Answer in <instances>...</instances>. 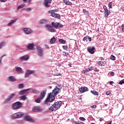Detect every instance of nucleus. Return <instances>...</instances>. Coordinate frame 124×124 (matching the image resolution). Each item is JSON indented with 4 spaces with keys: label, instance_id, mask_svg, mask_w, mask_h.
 <instances>
[{
    "label": "nucleus",
    "instance_id": "f257e3e1",
    "mask_svg": "<svg viewBox=\"0 0 124 124\" xmlns=\"http://www.w3.org/2000/svg\"><path fill=\"white\" fill-rule=\"evenodd\" d=\"M61 92H62V86L61 85L58 84L52 91V93H49L46 98L44 101V105H48V104H50V103L53 102L55 100L57 94L60 93Z\"/></svg>",
    "mask_w": 124,
    "mask_h": 124
},
{
    "label": "nucleus",
    "instance_id": "f03ea898",
    "mask_svg": "<svg viewBox=\"0 0 124 124\" xmlns=\"http://www.w3.org/2000/svg\"><path fill=\"white\" fill-rule=\"evenodd\" d=\"M62 104V101L56 102L49 108V110L52 112L57 111V110L61 108Z\"/></svg>",
    "mask_w": 124,
    "mask_h": 124
},
{
    "label": "nucleus",
    "instance_id": "7ed1b4c3",
    "mask_svg": "<svg viewBox=\"0 0 124 124\" xmlns=\"http://www.w3.org/2000/svg\"><path fill=\"white\" fill-rule=\"evenodd\" d=\"M59 10H51L50 11H48L47 12L51 14V16L52 17H54V18H57L58 20H61V15L59 14L55 13V12H57Z\"/></svg>",
    "mask_w": 124,
    "mask_h": 124
},
{
    "label": "nucleus",
    "instance_id": "20e7f679",
    "mask_svg": "<svg viewBox=\"0 0 124 124\" xmlns=\"http://www.w3.org/2000/svg\"><path fill=\"white\" fill-rule=\"evenodd\" d=\"M22 107V103L17 101L14 103L12 105V108L15 110H17L18 109H20Z\"/></svg>",
    "mask_w": 124,
    "mask_h": 124
},
{
    "label": "nucleus",
    "instance_id": "39448f33",
    "mask_svg": "<svg viewBox=\"0 0 124 124\" xmlns=\"http://www.w3.org/2000/svg\"><path fill=\"white\" fill-rule=\"evenodd\" d=\"M24 115V113L19 112H16L15 114H13L12 115V119H19V118H21V117H23Z\"/></svg>",
    "mask_w": 124,
    "mask_h": 124
},
{
    "label": "nucleus",
    "instance_id": "423d86ee",
    "mask_svg": "<svg viewBox=\"0 0 124 124\" xmlns=\"http://www.w3.org/2000/svg\"><path fill=\"white\" fill-rule=\"evenodd\" d=\"M37 52L39 57L43 56V48L40 46H37Z\"/></svg>",
    "mask_w": 124,
    "mask_h": 124
},
{
    "label": "nucleus",
    "instance_id": "0eeeda50",
    "mask_svg": "<svg viewBox=\"0 0 124 124\" xmlns=\"http://www.w3.org/2000/svg\"><path fill=\"white\" fill-rule=\"evenodd\" d=\"M46 27L48 30V31L50 32H56V31L55 29H54V27L52 26V25H50L49 24H47L46 25Z\"/></svg>",
    "mask_w": 124,
    "mask_h": 124
},
{
    "label": "nucleus",
    "instance_id": "6e6552de",
    "mask_svg": "<svg viewBox=\"0 0 124 124\" xmlns=\"http://www.w3.org/2000/svg\"><path fill=\"white\" fill-rule=\"evenodd\" d=\"M23 31L25 34H30V33H32V30L30 28H25L23 29Z\"/></svg>",
    "mask_w": 124,
    "mask_h": 124
},
{
    "label": "nucleus",
    "instance_id": "1a4fd4ad",
    "mask_svg": "<svg viewBox=\"0 0 124 124\" xmlns=\"http://www.w3.org/2000/svg\"><path fill=\"white\" fill-rule=\"evenodd\" d=\"M95 50V47L94 46L91 47L89 46L87 48V51L90 53V54H91L92 55L94 54V50Z\"/></svg>",
    "mask_w": 124,
    "mask_h": 124
},
{
    "label": "nucleus",
    "instance_id": "9d476101",
    "mask_svg": "<svg viewBox=\"0 0 124 124\" xmlns=\"http://www.w3.org/2000/svg\"><path fill=\"white\" fill-rule=\"evenodd\" d=\"M79 91L81 93H85V92H88L89 91V89L87 87H83L79 88Z\"/></svg>",
    "mask_w": 124,
    "mask_h": 124
},
{
    "label": "nucleus",
    "instance_id": "9b49d317",
    "mask_svg": "<svg viewBox=\"0 0 124 124\" xmlns=\"http://www.w3.org/2000/svg\"><path fill=\"white\" fill-rule=\"evenodd\" d=\"M52 2V0H44V3L46 7H50V5L49 3Z\"/></svg>",
    "mask_w": 124,
    "mask_h": 124
},
{
    "label": "nucleus",
    "instance_id": "f8f14e48",
    "mask_svg": "<svg viewBox=\"0 0 124 124\" xmlns=\"http://www.w3.org/2000/svg\"><path fill=\"white\" fill-rule=\"evenodd\" d=\"M14 95H15V94L12 93L9 96L7 99H5L4 101V103H7V102H9V101L12 99V98L13 97V96H14Z\"/></svg>",
    "mask_w": 124,
    "mask_h": 124
},
{
    "label": "nucleus",
    "instance_id": "ddd939ff",
    "mask_svg": "<svg viewBox=\"0 0 124 124\" xmlns=\"http://www.w3.org/2000/svg\"><path fill=\"white\" fill-rule=\"evenodd\" d=\"M28 50H34V44L31 43L27 46Z\"/></svg>",
    "mask_w": 124,
    "mask_h": 124
},
{
    "label": "nucleus",
    "instance_id": "4468645a",
    "mask_svg": "<svg viewBox=\"0 0 124 124\" xmlns=\"http://www.w3.org/2000/svg\"><path fill=\"white\" fill-rule=\"evenodd\" d=\"M30 90H31V88H29L27 89L22 90L20 91V92L19 93V94H20V95H23V94H25V93H27L28 91H30Z\"/></svg>",
    "mask_w": 124,
    "mask_h": 124
},
{
    "label": "nucleus",
    "instance_id": "2eb2a0df",
    "mask_svg": "<svg viewBox=\"0 0 124 124\" xmlns=\"http://www.w3.org/2000/svg\"><path fill=\"white\" fill-rule=\"evenodd\" d=\"M24 119L25 121H28V122H33V119L31 118L30 116H24Z\"/></svg>",
    "mask_w": 124,
    "mask_h": 124
},
{
    "label": "nucleus",
    "instance_id": "dca6fc26",
    "mask_svg": "<svg viewBox=\"0 0 124 124\" xmlns=\"http://www.w3.org/2000/svg\"><path fill=\"white\" fill-rule=\"evenodd\" d=\"M43 109L40 107H35L34 108V111L35 112H42Z\"/></svg>",
    "mask_w": 124,
    "mask_h": 124
},
{
    "label": "nucleus",
    "instance_id": "f3484780",
    "mask_svg": "<svg viewBox=\"0 0 124 124\" xmlns=\"http://www.w3.org/2000/svg\"><path fill=\"white\" fill-rule=\"evenodd\" d=\"M47 91L45 90L41 93L40 95L41 96H39L41 99H43L44 97H45V95H46V93Z\"/></svg>",
    "mask_w": 124,
    "mask_h": 124
},
{
    "label": "nucleus",
    "instance_id": "a211bd4d",
    "mask_svg": "<svg viewBox=\"0 0 124 124\" xmlns=\"http://www.w3.org/2000/svg\"><path fill=\"white\" fill-rule=\"evenodd\" d=\"M7 80L8 81H10L11 82H15L16 81V78L13 76H9Z\"/></svg>",
    "mask_w": 124,
    "mask_h": 124
},
{
    "label": "nucleus",
    "instance_id": "6ab92c4d",
    "mask_svg": "<svg viewBox=\"0 0 124 124\" xmlns=\"http://www.w3.org/2000/svg\"><path fill=\"white\" fill-rule=\"evenodd\" d=\"M29 59H30V57L28 55H25L20 57V60L21 61H28Z\"/></svg>",
    "mask_w": 124,
    "mask_h": 124
},
{
    "label": "nucleus",
    "instance_id": "aec40b11",
    "mask_svg": "<svg viewBox=\"0 0 124 124\" xmlns=\"http://www.w3.org/2000/svg\"><path fill=\"white\" fill-rule=\"evenodd\" d=\"M111 13V12L109 11L108 10H106L105 11V17L106 18H108V16L110 15V14Z\"/></svg>",
    "mask_w": 124,
    "mask_h": 124
},
{
    "label": "nucleus",
    "instance_id": "412c9836",
    "mask_svg": "<svg viewBox=\"0 0 124 124\" xmlns=\"http://www.w3.org/2000/svg\"><path fill=\"white\" fill-rule=\"evenodd\" d=\"M57 41V39L55 37H53L50 40V44H54L55 42Z\"/></svg>",
    "mask_w": 124,
    "mask_h": 124
},
{
    "label": "nucleus",
    "instance_id": "4be33fe9",
    "mask_svg": "<svg viewBox=\"0 0 124 124\" xmlns=\"http://www.w3.org/2000/svg\"><path fill=\"white\" fill-rule=\"evenodd\" d=\"M98 62L100 66H104L105 64L106 63V62L105 61H99Z\"/></svg>",
    "mask_w": 124,
    "mask_h": 124
},
{
    "label": "nucleus",
    "instance_id": "5701e85b",
    "mask_svg": "<svg viewBox=\"0 0 124 124\" xmlns=\"http://www.w3.org/2000/svg\"><path fill=\"white\" fill-rule=\"evenodd\" d=\"M15 68L16 72H18V73H21V72L23 71V69H22V68L20 67H16Z\"/></svg>",
    "mask_w": 124,
    "mask_h": 124
},
{
    "label": "nucleus",
    "instance_id": "b1692460",
    "mask_svg": "<svg viewBox=\"0 0 124 124\" xmlns=\"http://www.w3.org/2000/svg\"><path fill=\"white\" fill-rule=\"evenodd\" d=\"M42 99H41L39 96H38V98L36 100H35V102H36V103H40Z\"/></svg>",
    "mask_w": 124,
    "mask_h": 124
},
{
    "label": "nucleus",
    "instance_id": "393cba45",
    "mask_svg": "<svg viewBox=\"0 0 124 124\" xmlns=\"http://www.w3.org/2000/svg\"><path fill=\"white\" fill-rule=\"evenodd\" d=\"M51 25L55 29H58V23L52 22Z\"/></svg>",
    "mask_w": 124,
    "mask_h": 124
},
{
    "label": "nucleus",
    "instance_id": "a878e982",
    "mask_svg": "<svg viewBox=\"0 0 124 124\" xmlns=\"http://www.w3.org/2000/svg\"><path fill=\"white\" fill-rule=\"evenodd\" d=\"M63 28V25L60 23H57V29H62Z\"/></svg>",
    "mask_w": 124,
    "mask_h": 124
},
{
    "label": "nucleus",
    "instance_id": "bb28decb",
    "mask_svg": "<svg viewBox=\"0 0 124 124\" xmlns=\"http://www.w3.org/2000/svg\"><path fill=\"white\" fill-rule=\"evenodd\" d=\"M46 23H47L46 19H41L39 22V24H46Z\"/></svg>",
    "mask_w": 124,
    "mask_h": 124
},
{
    "label": "nucleus",
    "instance_id": "cd10ccee",
    "mask_svg": "<svg viewBox=\"0 0 124 124\" xmlns=\"http://www.w3.org/2000/svg\"><path fill=\"white\" fill-rule=\"evenodd\" d=\"M59 42L60 43H62V44H66V41L65 40L62 39H60L59 40Z\"/></svg>",
    "mask_w": 124,
    "mask_h": 124
},
{
    "label": "nucleus",
    "instance_id": "c85d7f7f",
    "mask_svg": "<svg viewBox=\"0 0 124 124\" xmlns=\"http://www.w3.org/2000/svg\"><path fill=\"white\" fill-rule=\"evenodd\" d=\"M25 6H26L25 4H21L18 6V7L17 8V10H18V9H21V8H23L25 7Z\"/></svg>",
    "mask_w": 124,
    "mask_h": 124
},
{
    "label": "nucleus",
    "instance_id": "c756f323",
    "mask_svg": "<svg viewBox=\"0 0 124 124\" xmlns=\"http://www.w3.org/2000/svg\"><path fill=\"white\" fill-rule=\"evenodd\" d=\"M26 71L27 72L28 74H29V75H31V74H33V73H34V70H27Z\"/></svg>",
    "mask_w": 124,
    "mask_h": 124
},
{
    "label": "nucleus",
    "instance_id": "7c9ffc66",
    "mask_svg": "<svg viewBox=\"0 0 124 124\" xmlns=\"http://www.w3.org/2000/svg\"><path fill=\"white\" fill-rule=\"evenodd\" d=\"M91 93H93V94H94V95H98V92H96L95 90L91 91Z\"/></svg>",
    "mask_w": 124,
    "mask_h": 124
},
{
    "label": "nucleus",
    "instance_id": "2f4dec72",
    "mask_svg": "<svg viewBox=\"0 0 124 124\" xmlns=\"http://www.w3.org/2000/svg\"><path fill=\"white\" fill-rule=\"evenodd\" d=\"M16 20H12L10 23H9L8 24V27H10V26H11V25H13V23H15V22H16Z\"/></svg>",
    "mask_w": 124,
    "mask_h": 124
},
{
    "label": "nucleus",
    "instance_id": "473e14b6",
    "mask_svg": "<svg viewBox=\"0 0 124 124\" xmlns=\"http://www.w3.org/2000/svg\"><path fill=\"white\" fill-rule=\"evenodd\" d=\"M5 45V42H2L0 43V49H1L2 47H3Z\"/></svg>",
    "mask_w": 124,
    "mask_h": 124
},
{
    "label": "nucleus",
    "instance_id": "72a5a7b5",
    "mask_svg": "<svg viewBox=\"0 0 124 124\" xmlns=\"http://www.w3.org/2000/svg\"><path fill=\"white\" fill-rule=\"evenodd\" d=\"M65 5H72V3L71 2H70L69 0H67L66 2L65 3Z\"/></svg>",
    "mask_w": 124,
    "mask_h": 124
},
{
    "label": "nucleus",
    "instance_id": "f704fd0d",
    "mask_svg": "<svg viewBox=\"0 0 124 124\" xmlns=\"http://www.w3.org/2000/svg\"><path fill=\"white\" fill-rule=\"evenodd\" d=\"M71 122L73 124H78V122L75 121L74 119H72L71 120Z\"/></svg>",
    "mask_w": 124,
    "mask_h": 124
},
{
    "label": "nucleus",
    "instance_id": "c9c22d12",
    "mask_svg": "<svg viewBox=\"0 0 124 124\" xmlns=\"http://www.w3.org/2000/svg\"><path fill=\"white\" fill-rule=\"evenodd\" d=\"M24 88V84H18V89H23Z\"/></svg>",
    "mask_w": 124,
    "mask_h": 124
},
{
    "label": "nucleus",
    "instance_id": "e433bc0d",
    "mask_svg": "<svg viewBox=\"0 0 124 124\" xmlns=\"http://www.w3.org/2000/svg\"><path fill=\"white\" fill-rule=\"evenodd\" d=\"M110 59H111L112 61H115L116 60V57L115 56L111 55L110 56Z\"/></svg>",
    "mask_w": 124,
    "mask_h": 124
},
{
    "label": "nucleus",
    "instance_id": "4c0bfd02",
    "mask_svg": "<svg viewBox=\"0 0 124 124\" xmlns=\"http://www.w3.org/2000/svg\"><path fill=\"white\" fill-rule=\"evenodd\" d=\"M27 98V96L26 95H23L21 97V100H26V99Z\"/></svg>",
    "mask_w": 124,
    "mask_h": 124
},
{
    "label": "nucleus",
    "instance_id": "58836bf2",
    "mask_svg": "<svg viewBox=\"0 0 124 124\" xmlns=\"http://www.w3.org/2000/svg\"><path fill=\"white\" fill-rule=\"evenodd\" d=\"M30 76L29 74L28 73L27 71H26V73L24 75V78H28Z\"/></svg>",
    "mask_w": 124,
    "mask_h": 124
},
{
    "label": "nucleus",
    "instance_id": "ea45409f",
    "mask_svg": "<svg viewBox=\"0 0 124 124\" xmlns=\"http://www.w3.org/2000/svg\"><path fill=\"white\" fill-rule=\"evenodd\" d=\"M84 73H88V72H90V69L89 68L86 69L85 70H83Z\"/></svg>",
    "mask_w": 124,
    "mask_h": 124
},
{
    "label": "nucleus",
    "instance_id": "a19ab883",
    "mask_svg": "<svg viewBox=\"0 0 124 124\" xmlns=\"http://www.w3.org/2000/svg\"><path fill=\"white\" fill-rule=\"evenodd\" d=\"M32 93H35V94H37V93H38V92H37V90L35 89H33L32 90Z\"/></svg>",
    "mask_w": 124,
    "mask_h": 124
},
{
    "label": "nucleus",
    "instance_id": "79ce46f5",
    "mask_svg": "<svg viewBox=\"0 0 124 124\" xmlns=\"http://www.w3.org/2000/svg\"><path fill=\"white\" fill-rule=\"evenodd\" d=\"M113 4V2H110L108 3V6L109 7V8H112V5Z\"/></svg>",
    "mask_w": 124,
    "mask_h": 124
},
{
    "label": "nucleus",
    "instance_id": "37998d69",
    "mask_svg": "<svg viewBox=\"0 0 124 124\" xmlns=\"http://www.w3.org/2000/svg\"><path fill=\"white\" fill-rule=\"evenodd\" d=\"M83 41H86V42H88V36H86L83 38Z\"/></svg>",
    "mask_w": 124,
    "mask_h": 124
},
{
    "label": "nucleus",
    "instance_id": "c03bdc74",
    "mask_svg": "<svg viewBox=\"0 0 124 124\" xmlns=\"http://www.w3.org/2000/svg\"><path fill=\"white\" fill-rule=\"evenodd\" d=\"M62 48L63 49H64V50H65V51H67V49L68 47H67V46H62Z\"/></svg>",
    "mask_w": 124,
    "mask_h": 124
},
{
    "label": "nucleus",
    "instance_id": "a18cd8bd",
    "mask_svg": "<svg viewBox=\"0 0 124 124\" xmlns=\"http://www.w3.org/2000/svg\"><path fill=\"white\" fill-rule=\"evenodd\" d=\"M5 56H6V55L3 54L2 56L0 57V63H1V60H2L3 57H5Z\"/></svg>",
    "mask_w": 124,
    "mask_h": 124
},
{
    "label": "nucleus",
    "instance_id": "49530a36",
    "mask_svg": "<svg viewBox=\"0 0 124 124\" xmlns=\"http://www.w3.org/2000/svg\"><path fill=\"white\" fill-rule=\"evenodd\" d=\"M23 10H26V11H31V8H27L26 9H23Z\"/></svg>",
    "mask_w": 124,
    "mask_h": 124
},
{
    "label": "nucleus",
    "instance_id": "de8ad7c7",
    "mask_svg": "<svg viewBox=\"0 0 124 124\" xmlns=\"http://www.w3.org/2000/svg\"><path fill=\"white\" fill-rule=\"evenodd\" d=\"M118 84H119L120 85H123V84H124V80L123 79L121 81H119Z\"/></svg>",
    "mask_w": 124,
    "mask_h": 124
},
{
    "label": "nucleus",
    "instance_id": "09e8293b",
    "mask_svg": "<svg viewBox=\"0 0 124 124\" xmlns=\"http://www.w3.org/2000/svg\"><path fill=\"white\" fill-rule=\"evenodd\" d=\"M79 120L80 121H86V119L84 117H79Z\"/></svg>",
    "mask_w": 124,
    "mask_h": 124
},
{
    "label": "nucleus",
    "instance_id": "8fccbe9b",
    "mask_svg": "<svg viewBox=\"0 0 124 124\" xmlns=\"http://www.w3.org/2000/svg\"><path fill=\"white\" fill-rule=\"evenodd\" d=\"M111 93V92L110 91H107L106 92V94H107V95H110Z\"/></svg>",
    "mask_w": 124,
    "mask_h": 124
},
{
    "label": "nucleus",
    "instance_id": "3c124183",
    "mask_svg": "<svg viewBox=\"0 0 124 124\" xmlns=\"http://www.w3.org/2000/svg\"><path fill=\"white\" fill-rule=\"evenodd\" d=\"M95 72H99V70H97L96 68H94V69H93Z\"/></svg>",
    "mask_w": 124,
    "mask_h": 124
},
{
    "label": "nucleus",
    "instance_id": "603ef678",
    "mask_svg": "<svg viewBox=\"0 0 124 124\" xmlns=\"http://www.w3.org/2000/svg\"><path fill=\"white\" fill-rule=\"evenodd\" d=\"M89 71H92V70H93L94 68L93 66L90 67V68H89Z\"/></svg>",
    "mask_w": 124,
    "mask_h": 124
},
{
    "label": "nucleus",
    "instance_id": "864d4df0",
    "mask_svg": "<svg viewBox=\"0 0 124 124\" xmlns=\"http://www.w3.org/2000/svg\"><path fill=\"white\" fill-rule=\"evenodd\" d=\"M121 27H122V31H124V24H122V26H121Z\"/></svg>",
    "mask_w": 124,
    "mask_h": 124
},
{
    "label": "nucleus",
    "instance_id": "5fc2aeb1",
    "mask_svg": "<svg viewBox=\"0 0 124 124\" xmlns=\"http://www.w3.org/2000/svg\"><path fill=\"white\" fill-rule=\"evenodd\" d=\"M103 8H104V10L106 11V10H108V9H107V7H106V6L104 5L103 6Z\"/></svg>",
    "mask_w": 124,
    "mask_h": 124
},
{
    "label": "nucleus",
    "instance_id": "6e6d98bb",
    "mask_svg": "<svg viewBox=\"0 0 124 124\" xmlns=\"http://www.w3.org/2000/svg\"><path fill=\"white\" fill-rule=\"evenodd\" d=\"M88 39L89 40V41H92V37L88 36Z\"/></svg>",
    "mask_w": 124,
    "mask_h": 124
},
{
    "label": "nucleus",
    "instance_id": "4d7b16f0",
    "mask_svg": "<svg viewBox=\"0 0 124 124\" xmlns=\"http://www.w3.org/2000/svg\"><path fill=\"white\" fill-rule=\"evenodd\" d=\"M91 108H96V105H93L91 106Z\"/></svg>",
    "mask_w": 124,
    "mask_h": 124
},
{
    "label": "nucleus",
    "instance_id": "13d9d810",
    "mask_svg": "<svg viewBox=\"0 0 124 124\" xmlns=\"http://www.w3.org/2000/svg\"><path fill=\"white\" fill-rule=\"evenodd\" d=\"M110 75L111 76H114V75H115V73H114V72H111L110 73Z\"/></svg>",
    "mask_w": 124,
    "mask_h": 124
},
{
    "label": "nucleus",
    "instance_id": "bf43d9fd",
    "mask_svg": "<svg viewBox=\"0 0 124 124\" xmlns=\"http://www.w3.org/2000/svg\"><path fill=\"white\" fill-rule=\"evenodd\" d=\"M113 84H114V81H110L109 82V85H110L111 86H113Z\"/></svg>",
    "mask_w": 124,
    "mask_h": 124
},
{
    "label": "nucleus",
    "instance_id": "052dcab7",
    "mask_svg": "<svg viewBox=\"0 0 124 124\" xmlns=\"http://www.w3.org/2000/svg\"><path fill=\"white\" fill-rule=\"evenodd\" d=\"M62 54H63V56H64V57H65V56H66V52L64 51L62 52Z\"/></svg>",
    "mask_w": 124,
    "mask_h": 124
},
{
    "label": "nucleus",
    "instance_id": "680f3d73",
    "mask_svg": "<svg viewBox=\"0 0 124 124\" xmlns=\"http://www.w3.org/2000/svg\"><path fill=\"white\" fill-rule=\"evenodd\" d=\"M99 121L100 122H102V121H104V119H103V118H101L100 119Z\"/></svg>",
    "mask_w": 124,
    "mask_h": 124
},
{
    "label": "nucleus",
    "instance_id": "e2e57ef3",
    "mask_svg": "<svg viewBox=\"0 0 124 124\" xmlns=\"http://www.w3.org/2000/svg\"><path fill=\"white\" fill-rule=\"evenodd\" d=\"M83 13H87V10H86V9H83Z\"/></svg>",
    "mask_w": 124,
    "mask_h": 124
},
{
    "label": "nucleus",
    "instance_id": "0e129e2a",
    "mask_svg": "<svg viewBox=\"0 0 124 124\" xmlns=\"http://www.w3.org/2000/svg\"><path fill=\"white\" fill-rule=\"evenodd\" d=\"M7 0H0L1 2H5Z\"/></svg>",
    "mask_w": 124,
    "mask_h": 124
},
{
    "label": "nucleus",
    "instance_id": "69168bd1",
    "mask_svg": "<svg viewBox=\"0 0 124 124\" xmlns=\"http://www.w3.org/2000/svg\"><path fill=\"white\" fill-rule=\"evenodd\" d=\"M67 1V0H63V2L65 4L66 2Z\"/></svg>",
    "mask_w": 124,
    "mask_h": 124
},
{
    "label": "nucleus",
    "instance_id": "338daca9",
    "mask_svg": "<svg viewBox=\"0 0 124 124\" xmlns=\"http://www.w3.org/2000/svg\"><path fill=\"white\" fill-rule=\"evenodd\" d=\"M78 124H85V123H84L83 122H78Z\"/></svg>",
    "mask_w": 124,
    "mask_h": 124
},
{
    "label": "nucleus",
    "instance_id": "774afa93",
    "mask_svg": "<svg viewBox=\"0 0 124 124\" xmlns=\"http://www.w3.org/2000/svg\"><path fill=\"white\" fill-rule=\"evenodd\" d=\"M46 48H47V49H49V48H50V47L49 46H48L47 45H45Z\"/></svg>",
    "mask_w": 124,
    "mask_h": 124
}]
</instances>
